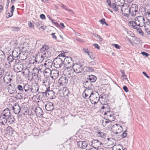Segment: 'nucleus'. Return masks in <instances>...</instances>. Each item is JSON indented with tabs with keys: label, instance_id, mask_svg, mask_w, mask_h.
<instances>
[{
	"label": "nucleus",
	"instance_id": "1",
	"mask_svg": "<svg viewBox=\"0 0 150 150\" xmlns=\"http://www.w3.org/2000/svg\"><path fill=\"white\" fill-rule=\"evenodd\" d=\"M135 21H132L129 22L132 28H137V27H143L145 23V19L142 16H138L135 19Z\"/></svg>",
	"mask_w": 150,
	"mask_h": 150
},
{
	"label": "nucleus",
	"instance_id": "2",
	"mask_svg": "<svg viewBox=\"0 0 150 150\" xmlns=\"http://www.w3.org/2000/svg\"><path fill=\"white\" fill-rule=\"evenodd\" d=\"M96 79V77L94 75H88L83 82V86L86 89L92 88L91 87L93 86L92 83L95 82Z\"/></svg>",
	"mask_w": 150,
	"mask_h": 150
},
{
	"label": "nucleus",
	"instance_id": "3",
	"mask_svg": "<svg viewBox=\"0 0 150 150\" xmlns=\"http://www.w3.org/2000/svg\"><path fill=\"white\" fill-rule=\"evenodd\" d=\"M65 57L64 53L60 54L53 61L54 66L57 68H61L63 63V59Z\"/></svg>",
	"mask_w": 150,
	"mask_h": 150
},
{
	"label": "nucleus",
	"instance_id": "4",
	"mask_svg": "<svg viewBox=\"0 0 150 150\" xmlns=\"http://www.w3.org/2000/svg\"><path fill=\"white\" fill-rule=\"evenodd\" d=\"M91 103L93 104L97 103L99 100L100 96L97 92H93L88 97Z\"/></svg>",
	"mask_w": 150,
	"mask_h": 150
},
{
	"label": "nucleus",
	"instance_id": "5",
	"mask_svg": "<svg viewBox=\"0 0 150 150\" xmlns=\"http://www.w3.org/2000/svg\"><path fill=\"white\" fill-rule=\"evenodd\" d=\"M43 95H45L50 99H54L56 96L55 93L52 90H50V87H46L45 92L42 93Z\"/></svg>",
	"mask_w": 150,
	"mask_h": 150
},
{
	"label": "nucleus",
	"instance_id": "6",
	"mask_svg": "<svg viewBox=\"0 0 150 150\" xmlns=\"http://www.w3.org/2000/svg\"><path fill=\"white\" fill-rule=\"evenodd\" d=\"M83 65L80 63H77L73 65V69L76 73L77 75L79 73L82 72L84 71V67Z\"/></svg>",
	"mask_w": 150,
	"mask_h": 150
},
{
	"label": "nucleus",
	"instance_id": "7",
	"mask_svg": "<svg viewBox=\"0 0 150 150\" xmlns=\"http://www.w3.org/2000/svg\"><path fill=\"white\" fill-rule=\"evenodd\" d=\"M39 71H40L39 69H38L36 67H35L33 69L31 72V74H30L28 76H27L28 80L31 81L34 78L38 77Z\"/></svg>",
	"mask_w": 150,
	"mask_h": 150
},
{
	"label": "nucleus",
	"instance_id": "8",
	"mask_svg": "<svg viewBox=\"0 0 150 150\" xmlns=\"http://www.w3.org/2000/svg\"><path fill=\"white\" fill-rule=\"evenodd\" d=\"M138 10V7L135 4H132L131 6V7L129 8V13H128L129 16L130 15L133 17L135 16Z\"/></svg>",
	"mask_w": 150,
	"mask_h": 150
},
{
	"label": "nucleus",
	"instance_id": "9",
	"mask_svg": "<svg viewBox=\"0 0 150 150\" xmlns=\"http://www.w3.org/2000/svg\"><path fill=\"white\" fill-rule=\"evenodd\" d=\"M64 64L66 65V67L68 68L71 67L73 64V61L71 57L66 56L63 59Z\"/></svg>",
	"mask_w": 150,
	"mask_h": 150
},
{
	"label": "nucleus",
	"instance_id": "10",
	"mask_svg": "<svg viewBox=\"0 0 150 150\" xmlns=\"http://www.w3.org/2000/svg\"><path fill=\"white\" fill-rule=\"evenodd\" d=\"M54 81V80L50 78H45L42 82V84L47 87H50V85H52Z\"/></svg>",
	"mask_w": 150,
	"mask_h": 150
},
{
	"label": "nucleus",
	"instance_id": "11",
	"mask_svg": "<svg viewBox=\"0 0 150 150\" xmlns=\"http://www.w3.org/2000/svg\"><path fill=\"white\" fill-rule=\"evenodd\" d=\"M68 70L67 73V75L69 78L72 77L73 79H75L76 78H78V75L73 70V69H71L69 67L67 68Z\"/></svg>",
	"mask_w": 150,
	"mask_h": 150
},
{
	"label": "nucleus",
	"instance_id": "12",
	"mask_svg": "<svg viewBox=\"0 0 150 150\" xmlns=\"http://www.w3.org/2000/svg\"><path fill=\"white\" fill-rule=\"evenodd\" d=\"M122 12L125 16L128 17L129 16L128 14L129 13V8H128L129 6V5L127 3H123L122 4Z\"/></svg>",
	"mask_w": 150,
	"mask_h": 150
},
{
	"label": "nucleus",
	"instance_id": "13",
	"mask_svg": "<svg viewBox=\"0 0 150 150\" xmlns=\"http://www.w3.org/2000/svg\"><path fill=\"white\" fill-rule=\"evenodd\" d=\"M53 65V62L50 59H48L46 60L43 65V64H40L39 65V68H40L42 67L44 68H49L52 67Z\"/></svg>",
	"mask_w": 150,
	"mask_h": 150
},
{
	"label": "nucleus",
	"instance_id": "14",
	"mask_svg": "<svg viewBox=\"0 0 150 150\" xmlns=\"http://www.w3.org/2000/svg\"><path fill=\"white\" fill-rule=\"evenodd\" d=\"M68 82V79L65 76H61L59 79L58 83L60 86H64Z\"/></svg>",
	"mask_w": 150,
	"mask_h": 150
},
{
	"label": "nucleus",
	"instance_id": "15",
	"mask_svg": "<svg viewBox=\"0 0 150 150\" xmlns=\"http://www.w3.org/2000/svg\"><path fill=\"white\" fill-rule=\"evenodd\" d=\"M111 129L114 132L115 131L116 133H118L121 132L122 128L120 124H116L112 126Z\"/></svg>",
	"mask_w": 150,
	"mask_h": 150
},
{
	"label": "nucleus",
	"instance_id": "16",
	"mask_svg": "<svg viewBox=\"0 0 150 150\" xmlns=\"http://www.w3.org/2000/svg\"><path fill=\"white\" fill-rule=\"evenodd\" d=\"M20 49L22 50V52H26L29 53V45L26 42H25L21 45Z\"/></svg>",
	"mask_w": 150,
	"mask_h": 150
},
{
	"label": "nucleus",
	"instance_id": "17",
	"mask_svg": "<svg viewBox=\"0 0 150 150\" xmlns=\"http://www.w3.org/2000/svg\"><path fill=\"white\" fill-rule=\"evenodd\" d=\"M88 143L85 141H80L77 142V145L79 148L86 149L88 146Z\"/></svg>",
	"mask_w": 150,
	"mask_h": 150
},
{
	"label": "nucleus",
	"instance_id": "18",
	"mask_svg": "<svg viewBox=\"0 0 150 150\" xmlns=\"http://www.w3.org/2000/svg\"><path fill=\"white\" fill-rule=\"evenodd\" d=\"M12 109L14 112L16 114H18L21 110V107L17 103H15L12 107Z\"/></svg>",
	"mask_w": 150,
	"mask_h": 150
},
{
	"label": "nucleus",
	"instance_id": "19",
	"mask_svg": "<svg viewBox=\"0 0 150 150\" xmlns=\"http://www.w3.org/2000/svg\"><path fill=\"white\" fill-rule=\"evenodd\" d=\"M34 112L38 117H40L42 116L43 112L41 108L39 107H36L34 109Z\"/></svg>",
	"mask_w": 150,
	"mask_h": 150
},
{
	"label": "nucleus",
	"instance_id": "20",
	"mask_svg": "<svg viewBox=\"0 0 150 150\" xmlns=\"http://www.w3.org/2000/svg\"><path fill=\"white\" fill-rule=\"evenodd\" d=\"M21 110L20 112L24 115L26 114L28 112V107L25 103H23L22 104L21 108Z\"/></svg>",
	"mask_w": 150,
	"mask_h": 150
},
{
	"label": "nucleus",
	"instance_id": "21",
	"mask_svg": "<svg viewBox=\"0 0 150 150\" xmlns=\"http://www.w3.org/2000/svg\"><path fill=\"white\" fill-rule=\"evenodd\" d=\"M12 76V75L6 74L3 78L4 82L7 84L10 83L12 80L11 77Z\"/></svg>",
	"mask_w": 150,
	"mask_h": 150
},
{
	"label": "nucleus",
	"instance_id": "22",
	"mask_svg": "<svg viewBox=\"0 0 150 150\" xmlns=\"http://www.w3.org/2000/svg\"><path fill=\"white\" fill-rule=\"evenodd\" d=\"M59 75V72L58 71L53 70L52 71V73L51 74V76L52 78V79L54 80L56 79Z\"/></svg>",
	"mask_w": 150,
	"mask_h": 150
},
{
	"label": "nucleus",
	"instance_id": "23",
	"mask_svg": "<svg viewBox=\"0 0 150 150\" xmlns=\"http://www.w3.org/2000/svg\"><path fill=\"white\" fill-rule=\"evenodd\" d=\"M45 107L46 110L49 111H52L54 108L53 103L51 102L45 105Z\"/></svg>",
	"mask_w": 150,
	"mask_h": 150
},
{
	"label": "nucleus",
	"instance_id": "24",
	"mask_svg": "<svg viewBox=\"0 0 150 150\" xmlns=\"http://www.w3.org/2000/svg\"><path fill=\"white\" fill-rule=\"evenodd\" d=\"M91 146L93 147H98L100 146L102 144L101 142L99 141L98 139H93L91 141Z\"/></svg>",
	"mask_w": 150,
	"mask_h": 150
},
{
	"label": "nucleus",
	"instance_id": "25",
	"mask_svg": "<svg viewBox=\"0 0 150 150\" xmlns=\"http://www.w3.org/2000/svg\"><path fill=\"white\" fill-rule=\"evenodd\" d=\"M39 87L37 83H35L32 85L30 88V92L32 93H36L38 91Z\"/></svg>",
	"mask_w": 150,
	"mask_h": 150
},
{
	"label": "nucleus",
	"instance_id": "26",
	"mask_svg": "<svg viewBox=\"0 0 150 150\" xmlns=\"http://www.w3.org/2000/svg\"><path fill=\"white\" fill-rule=\"evenodd\" d=\"M42 68H40L39 69L40 71L42 72V71H44V74H51L52 73V71L49 68H44L42 67Z\"/></svg>",
	"mask_w": 150,
	"mask_h": 150
},
{
	"label": "nucleus",
	"instance_id": "27",
	"mask_svg": "<svg viewBox=\"0 0 150 150\" xmlns=\"http://www.w3.org/2000/svg\"><path fill=\"white\" fill-rule=\"evenodd\" d=\"M29 53L26 52L22 51L21 52L19 57V59L21 60H24L27 59V56Z\"/></svg>",
	"mask_w": 150,
	"mask_h": 150
},
{
	"label": "nucleus",
	"instance_id": "28",
	"mask_svg": "<svg viewBox=\"0 0 150 150\" xmlns=\"http://www.w3.org/2000/svg\"><path fill=\"white\" fill-rule=\"evenodd\" d=\"M51 56V52L49 51H46L45 52L43 53L42 54L41 57L42 59V61L44 58H48L50 57Z\"/></svg>",
	"mask_w": 150,
	"mask_h": 150
},
{
	"label": "nucleus",
	"instance_id": "29",
	"mask_svg": "<svg viewBox=\"0 0 150 150\" xmlns=\"http://www.w3.org/2000/svg\"><path fill=\"white\" fill-rule=\"evenodd\" d=\"M3 115L4 116V117L7 118H8V117L10 116V112L9 109L7 108L5 109L3 112Z\"/></svg>",
	"mask_w": 150,
	"mask_h": 150
},
{
	"label": "nucleus",
	"instance_id": "30",
	"mask_svg": "<svg viewBox=\"0 0 150 150\" xmlns=\"http://www.w3.org/2000/svg\"><path fill=\"white\" fill-rule=\"evenodd\" d=\"M21 52L18 49H15L12 52V55L15 58L19 57Z\"/></svg>",
	"mask_w": 150,
	"mask_h": 150
},
{
	"label": "nucleus",
	"instance_id": "31",
	"mask_svg": "<svg viewBox=\"0 0 150 150\" xmlns=\"http://www.w3.org/2000/svg\"><path fill=\"white\" fill-rule=\"evenodd\" d=\"M14 9V5H13L11 7L10 12H8L6 15V17L7 18H10L13 15Z\"/></svg>",
	"mask_w": 150,
	"mask_h": 150
},
{
	"label": "nucleus",
	"instance_id": "32",
	"mask_svg": "<svg viewBox=\"0 0 150 150\" xmlns=\"http://www.w3.org/2000/svg\"><path fill=\"white\" fill-rule=\"evenodd\" d=\"M23 89L24 92L30 93V86L27 84H26L25 85H23Z\"/></svg>",
	"mask_w": 150,
	"mask_h": 150
},
{
	"label": "nucleus",
	"instance_id": "33",
	"mask_svg": "<svg viewBox=\"0 0 150 150\" xmlns=\"http://www.w3.org/2000/svg\"><path fill=\"white\" fill-rule=\"evenodd\" d=\"M7 119L8 122L11 124H13L15 121L14 117L12 115L10 116L8 118H7Z\"/></svg>",
	"mask_w": 150,
	"mask_h": 150
},
{
	"label": "nucleus",
	"instance_id": "34",
	"mask_svg": "<svg viewBox=\"0 0 150 150\" xmlns=\"http://www.w3.org/2000/svg\"><path fill=\"white\" fill-rule=\"evenodd\" d=\"M2 120L1 122H0V124H1L2 125L7 127L8 124L7 123V119L5 117H3Z\"/></svg>",
	"mask_w": 150,
	"mask_h": 150
},
{
	"label": "nucleus",
	"instance_id": "35",
	"mask_svg": "<svg viewBox=\"0 0 150 150\" xmlns=\"http://www.w3.org/2000/svg\"><path fill=\"white\" fill-rule=\"evenodd\" d=\"M5 58V56L4 52L1 51H0V61H3Z\"/></svg>",
	"mask_w": 150,
	"mask_h": 150
},
{
	"label": "nucleus",
	"instance_id": "36",
	"mask_svg": "<svg viewBox=\"0 0 150 150\" xmlns=\"http://www.w3.org/2000/svg\"><path fill=\"white\" fill-rule=\"evenodd\" d=\"M49 47L48 45H43L40 49V50L41 51L43 52H44L45 51H47L49 50Z\"/></svg>",
	"mask_w": 150,
	"mask_h": 150
},
{
	"label": "nucleus",
	"instance_id": "37",
	"mask_svg": "<svg viewBox=\"0 0 150 150\" xmlns=\"http://www.w3.org/2000/svg\"><path fill=\"white\" fill-rule=\"evenodd\" d=\"M13 57L12 55H11L8 56L7 57V60L8 62V64L10 66H11L10 62H12L14 60H15Z\"/></svg>",
	"mask_w": 150,
	"mask_h": 150
},
{
	"label": "nucleus",
	"instance_id": "38",
	"mask_svg": "<svg viewBox=\"0 0 150 150\" xmlns=\"http://www.w3.org/2000/svg\"><path fill=\"white\" fill-rule=\"evenodd\" d=\"M23 73L24 75H25L27 77V76H28L30 75V71L28 69H25L23 70Z\"/></svg>",
	"mask_w": 150,
	"mask_h": 150
},
{
	"label": "nucleus",
	"instance_id": "39",
	"mask_svg": "<svg viewBox=\"0 0 150 150\" xmlns=\"http://www.w3.org/2000/svg\"><path fill=\"white\" fill-rule=\"evenodd\" d=\"M118 4H115L114 3H113L111 4V8H112L113 10L115 11H117L118 10Z\"/></svg>",
	"mask_w": 150,
	"mask_h": 150
},
{
	"label": "nucleus",
	"instance_id": "40",
	"mask_svg": "<svg viewBox=\"0 0 150 150\" xmlns=\"http://www.w3.org/2000/svg\"><path fill=\"white\" fill-rule=\"evenodd\" d=\"M84 70H86V71L88 72L93 71H94V69L92 67L87 66L84 67Z\"/></svg>",
	"mask_w": 150,
	"mask_h": 150
},
{
	"label": "nucleus",
	"instance_id": "41",
	"mask_svg": "<svg viewBox=\"0 0 150 150\" xmlns=\"http://www.w3.org/2000/svg\"><path fill=\"white\" fill-rule=\"evenodd\" d=\"M6 131L7 133H9L10 135H11L13 134V128L9 126H8L6 129Z\"/></svg>",
	"mask_w": 150,
	"mask_h": 150
},
{
	"label": "nucleus",
	"instance_id": "42",
	"mask_svg": "<svg viewBox=\"0 0 150 150\" xmlns=\"http://www.w3.org/2000/svg\"><path fill=\"white\" fill-rule=\"evenodd\" d=\"M134 29L137 30V32L140 34L141 36H143L144 35V33L141 28H140L137 27V28H133Z\"/></svg>",
	"mask_w": 150,
	"mask_h": 150
},
{
	"label": "nucleus",
	"instance_id": "43",
	"mask_svg": "<svg viewBox=\"0 0 150 150\" xmlns=\"http://www.w3.org/2000/svg\"><path fill=\"white\" fill-rule=\"evenodd\" d=\"M91 88H89V89H86L83 92L84 93H86V94H88L89 96L93 92H92V90H91Z\"/></svg>",
	"mask_w": 150,
	"mask_h": 150
},
{
	"label": "nucleus",
	"instance_id": "44",
	"mask_svg": "<svg viewBox=\"0 0 150 150\" xmlns=\"http://www.w3.org/2000/svg\"><path fill=\"white\" fill-rule=\"evenodd\" d=\"M17 88L22 93H24L23 85V86L21 85H18L17 86Z\"/></svg>",
	"mask_w": 150,
	"mask_h": 150
},
{
	"label": "nucleus",
	"instance_id": "45",
	"mask_svg": "<svg viewBox=\"0 0 150 150\" xmlns=\"http://www.w3.org/2000/svg\"><path fill=\"white\" fill-rule=\"evenodd\" d=\"M88 55L89 56L90 58L92 59H94L95 58V54L92 52H90V53Z\"/></svg>",
	"mask_w": 150,
	"mask_h": 150
},
{
	"label": "nucleus",
	"instance_id": "46",
	"mask_svg": "<svg viewBox=\"0 0 150 150\" xmlns=\"http://www.w3.org/2000/svg\"><path fill=\"white\" fill-rule=\"evenodd\" d=\"M144 30L146 33L149 34H150V28L148 26H147L146 25L144 26Z\"/></svg>",
	"mask_w": 150,
	"mask_h": 150
},
{
	"label": "nucleus",
	"instance_id": "47",
	"mask_svg": "<svg viewBox=\"0 0 150 150\" xmlns=\"http://www.w3.org/2000/svg\"><path fill=\"white\" fill-rule=\"evenodd\" d=\"M18 43V42L16 40H12L10 42V44L12 45H16Z\"/></svg>",
	"mask_w": 150,
	"mask_h": 150
},
{
	"label": "nucleus",
	"instance_id": "48",
	"mask_svg": "<svg viewBox=\"0 0 150 150\" xmlns=\"http://www.w3.org/2000/svg\"><path fill=\"white\" fill-rule=\"evenodd\" d=\"M11 29L13 31H18L20 29V28L17 27H11Z\"/></svg>",
	"mask_w": 150,
	"mask_h": 150
},
{
	"label": "nucleus",
	"instance_id": "49",
	"mask_svg": "<svg viewBox=\"0 0 150 150\" xmlns=\"http://www.w3.org/2000/svg\"><path fill=\"white\" fill-rule=\"evenodd\" d=\"M134 42L136 44H139L140 42V41L138 38H134L133 40Z\"/></svg>",
	"mask_w": 150,
	"mask_h": 150
},
{
	"label": "nucleus",
	"instance_id": "50",
	"mask_svg": "<svg viewBox=\"0 0 150 150\" xmlns=\"http://www.w3.org/2000/svg\"><path fill=\"white\" fill-rule=\"evenodd\" d=\"M113 116V115H112V113H111V114H110V115L108 117V119H109V121L110 122L111 121H113L114 120V119H115L114 118H113L112 119L111 118V117H112Z\"/></svg>",
	"mask_w": 150,
	"mask_h": 150
},
{
	"label": "nucleus",
	"instance_id": "51",
	"mask_svg": "<svg viewBox=\"0 0 150 150\" xmlns=\"http://www.w3.org/2000/svg\"><path fill=\"white\" fill-rule=\"evenodd\" d=\"M63 91H65V92L64 93V94H65V96L68 95V94L69 93L68 89L67 88V87H64L63 89Z\"/></svg>",
	"mask_w": 150,
	"mask_h": 150
},
{
	"label": "nucleus",
	"instance_id": "52",
	"mask_svg": "<svg viewBox=\"0 0 150 150\" xmlns=\"http://www.w3.org/2000/svg\"><path fill=\"white\" fill-rule=\"evenodd\" d=\"M83 97L85 98L86 99L87 98H89L88 97L89 95L88 94H86V93H84V92H83Z\"/></svg>",
	"mask_w": 150,
	"mask_h": 150
},
{
	"label": "nucleus",
	"instance_id": "53",
	"mask_svg": "<svg viewBox=\"0 0 150 150\" xmlns=\"http://www.w3.org/2000/svg\"><path fill=\"white\" fill-rule=\"evenodd\" d=\"M127 130H126L125 131L123 132V134H122V137L123 138L125 137H126L127 135Z\"/></svg>",
	"mask_w": 150,
	"mask_h": 150
},
{
	"label": "nucleus",
	"instance_id": "54",
	"mask_svg": "<svg viewBox=\"0 0 150 150\" xmlns=\"http://www.w3.org/2000/svg\"><path fill=\"white\" fill-rule=\"evenodd\" d=\"M83 50L84 51V52L87 54L88 55L89 53H90V52H88V49H85L83 48Z\"/></svg>",
	"mask_w": 150,
	"mask_h": 150
},
{
	"label": "nucleus",
	"instance_id": "55",
	"mask_svg": "<svg viewBox=\"0 0 150 150\" xmlns=\"http://www.w3.org/2000/svg\"><path fill=\"white\" fill-rule=\"evenodd\" d=\"M112 45L114 46L116 48L118 49H120L121 47L120 46L118 45L117 44H113Z\"/></svg>",
	"mask_w": 150,
	"mask_h": 150
},
{
	"label": "nucleus",
	"instance_id": "56",
	"mask_svg": "<svg viewBox=\"0 0 150 150\" xmlns=\"http://www.w3.org/2000/svg\"><path fill=\"white\" fill-rule=\"evenodd\" d=\"M28 25L29 27L31 28H34V26L33 24L31 23L30 22H28Z\"/></svg>",
	"mask_w": 150,
	"mask_h": 150
},
{
	"label": "nucleus",
	"instance_id": "57",
	"mask_svg": "<svg viewBox=\"0 0 150 150\" xmlns=\"http://www.w3.org/2000/svg\"><path fill=\"white\" fill-rule=\"evenodd\" d=\"M123 89L126 92H128L129 91L127 87L125 86L123 87Z\"/></svg>",
	"mask_w": 150,
	"mask_h": 150
},
{
	"label": "nucleus",
	"instance_id": "58",
	"mask_svg": "<svg viewBox=\"0 0 150 150\" xmlns=\"http://www.w3.org/2000/svg\"><path fill=\"white\" fill-rule=\"evenodd\" d=\"M141 54L143 55V56H145L146 57H147L149 56V54L145 52H141Z\"/></svg>",
	"mask_w": 150,
	"mask_h": 150
},
{
	"label": "nucleus",
	"instance_id": "59",
	"mask_svg": "<svg viewBox=\"0 0 150 150\" xmlns=\"http://www.w3.org/2000/svg\"><path fill=\"white\" fill-rule=\"evenodd\" d=\"M102 125L103 126L105 127L107 123H108V121H104L103 120L102 122Z\"/></svg>",
	"mask_w": 150,
	"mask_h": 150
},
{
	"label": "nucleus",
	"instance_id": "60",
	"mask_svg": "<svg viewBox=\"0 0 150 150\" xmlns=\"http://www.w3.org/2000/svg\"><path fill=\"white\" fill-rule=\"evenodd\" d=\"M51 35L52 36V38L55 40H56L57 38L56 36L55 35V33H51Z\"/></svg>",
	"mask_w": 150,
	"mask_h": 150
},
{
	"label": "nucleus",
	"instance_id": "61",
	"mask_svg": "<svg viewBox=\"0 0 150 150\" xmlns=\"http://www.w3.org/2000/svg\"><path fill=\"white\" fill-rule=\"evenodd\" d=\"M105 20L104 18L102 19L100 21V22L101 24L103 25L104 24L105 22Z\"/></svg>",
	"mask_w": 150,
	"mask_h": 150
},
{
	"label": "nucleus",
	"instance_id": "62",
	"mask_svg": "<svg viewBox=\"0 0 150 150\" xmlns=\"http://www.w3.org/2000/svg\"><path fill=\"white\" fill-rule=\"evenodd\" d=\"M89 65L91 66H94L96 65V62L94 61H91L89 63Z\"/></svg>",
	"mask_w": 150,
	"mask_h": 150
},
{
	"label": "nucleus",
	"instance_id": "63",
	"mask_svg": "<svg viewBox=\"0 0 150 150\" xmlns=\"http://www.w3.org/2000/svg\"><path fill=\"white\" fill-rule=\"evenodd\" d=\"M98 134H99V136L101 137H103L104 136V134L101 132H98Z\"/></svg>",
	"mask_w": 150,
	"mask_h": 150
},
{
	"label": "nucleus",
	"instance_id": "64",
	"mask_svg": "<svg viewBox=\"0 0 150 150\" xmlns=\"http://www.w3.org/2000/svg\"><path fill=\"white\" fill-rule=\"evenodd\" d=\"M111 113L110 111H108L104 113V115H107L108 117Z\"/></svg>",
	"mask_w": 150,
	"mask_h": 150
}]
</instances>
